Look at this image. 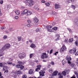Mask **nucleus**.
Here are the masks:
<instances>
[{
	"instance_id": "nucleus-1",
	"label": "nucleus",
	"mask_w": 78,
	"mask_h": 78,
	"mask_svg": "<svg viewBox=\"0 0 78 78\" xmlns=\"http://www.w3.org/2000/svg\"><path fill=\"white\" fill-rule=\"evenodd\" d=\"M66 59L68 61V63L69 64L70 66L72 67H74L75 66V64L73 63H71L70 61H71L72 58H70V56H67L66 57Z\"/></svg>"
},
{
	"instance_id": "nucleus-2",
	"label": "nucleus",
	"mask_w": 78,
	"mask_h": 78,
	"mask_svg": "<svg viewBox=\"0 0 78 78\" xmlns=\"http://www.w3.org/2000/svg\"><path fill=\"white\" fill-rule=\"evenodd\" d=\"M32 13L30 11H28L27 9L25 10L24 11L22 12V14H26V16H30Z\"/></svg>"
},
{
	"instance_id": "nucleus-3",
	"label": "nucleus",
	"mask_w": 78,
	"mask_h": 78,
	"mask_svg": "<svg viewBox=\"0 0 78 78\" xmlns=\"http://www.w3.org/2000/svg\"><path fill=\"white\" fill-rule=\"evenodd\" d=\"M26 56V54L24 53H20L19 55V57L21 59L24 58Z\"/></svg>"
},
{
	"instance_id": "nucleus-4",
	"label": "nucleus",
	"mask_w": 78,
	"mask_h": 78,
	"mask_svg": "<svg viewBox=\"0 0 78 78\" xmlns=\"http://www.w3.org/2000/svg\"><path fill=\"white\" fill-rule=\"evenodd\" d=\"M34 4V1L32 0H30L28 4H27V5H28L29 6H32Z\"/></svg>"
},
{
	"instance_id": "nucleus-5",
	"label": "nucleus",
	"mask_w": 78,
	"mask_h": 78,
	"mask_svg": "<svg viewBox=\"0 0 78 78\" xmlns=\"http://www.w3.org/2000/svg\"><path fill=\"white\" fill-rule=\"evenodd\" d=\"M16 68H20V70H22L24 68V66L22 65H20L19 64H17L16 66Z\"/></svg>"
},
{
	"instance_id": "nucleus-6",
	"label": "nucleus",
	"mask_w": 78,
	"mask_h": 78,
	"mask_svg": "<svg viewBox=\"0 0 78 78\" xmlns=\"http://www.w3.org/2000/svg\"><path fill=\"white\" fill-rule=\"evenodd\" d=\"M66 49H67V48L66 46L65 45H63L62 47L60 49V52H62V51H64Z\"/></svg>"
},
{
	"instance_id": "nucleus-7",
	"label": "nucleus",
	"mask_w": 78,
	"mask_h": 78,
	"mask_svg": "<svg viewBox=\"0 0 78 78\" xmlns=\"http://www.w3.org/2000/svg\"><path fill=\"white\" fill-rule=\"evenodd\" d=\"M6 49H7L6 48V46L5 45V46L2 47V49L0 50V53H2L3 52L4 50H6Z\"/></svg>"
},
{
	"instance_id": "nucleus-8",
	"label": "nucleus",
	"mask_w": 78,
	"mask_h": 78,
	"mask_svg": "<svg viewBox=\"0 0 78 78\" xmlns=\"http://www.w3.org/2000/svg\"><path fill=\"white\" fill-rule=\"evenodd\" d=\"M76 48H74L72 49H71L69 50V53L71 54H72L73 53L74 54L75 53V52L76 51Z\"/></svg>"
},
{
	"instance_id": "nucleus-9",
	"label": "nucleus",
	"mask_w": 78,
	"mask_h": 78,
	"mask_svg": "<svg viewBox=\"0 0 78 78\" xmlns=\"http://www.w3.org/2000/svg\"><path fill=\"white\" fill-rule=\"evenodd\" d=\"M40 74V76H44V73H45V71H41L40 72H39Z\"/></svg>"
},
{
	"instance_id": "nucleus-10",
	"label": "nucleus",
	"mask_w": 78,
	"mask_h": 78,
	"mask_svg": "<svg viewBox=\"0 0 78 78\" xmlns=\"http://www.w3.org/2000/svg\"><path fill=\"white\" fill-rule=\"evenodd\" d=\"M61 7L58 4H55V9H57L59 8H60Z\"/></svg>"
},
{
	"instance_id": "nucleus-11",
	"label": "nucleus",
	"mask_w": 78,
	"mask_h": 78,
	"mask_svg": "<svg viewBox=\"0 0 78 78\" xmlns=\"http://www.w3.org/2000/svg\"><path fill=\"white\" fill-rule=\"evenodd\" d=\"M6 47V48L7 49H8V48H9L10 47H11V45L9 44H7L5 45Z\"/></svg>"
},
{
	"instance_id": "nucleus-12",
	"label": "nucleus",
	"mask_w": 78,
	"mask_h": 78,
	"mask_svg": "<svg viewBox=\"0 0 78 78\" xmlns=\"http://www.w3.org/2000/svg\"><path fill=\"white\" fill-rule=\"evenodd\" d=\"M38 7L39 5H35L34 6V9H37V11H38V10H39V9L38 8Z\"/></svg>"
},
{
	"instance_id": "nucleus-13",
	"label": "nucleus",
	"mask_w": 78,
	"mask_h": 78,
	"mask_svg": "<svg viewBox=\"0 0 78 78\" xmlns=\"http://www.w3.org/2000/svg\"><path fill=\"white\" fill-rule=\"evenodd\" d=\"M30 47H31V48H34L35 47H36V46L35 44H32L30 45Z\"/></svg>"
},
{
	"instance_id": "nucleus-14",
	"label": "nucleus",
	"mask_w": 78,
	"mask_h": 78,
	"mask_svg": "<svg viewBox=\"0 0 78 78\" xmlns=\"http://www.w3.org/2000/svg\"><path fill=\"white\" fill-rule=\"evenodd\" d=\"M58 72L55 71L53 73L52 75L53 76H56L57 74H58Z\"/></svg>"
},
{
	"instance_id": "nucleus-15",
	"label": "nucleus",
	"mask_w": 78,
	"mask_h": 78,
	"mask_svg": "<svg viewBox=\"0 0 78 78\" xmlns=\"http://www.w3.org/2000/svg\"><path fill=\"white\" fill-rule=\"evenodd\" d=\"M42 59H44V58H48V56L47 55H42L41 57Z\"/></svg>"
},
{
	"instance_id": "nucleus-16",
	"label": "nucleus",
	"mask_w": 78,
	"mask_h": 78,
	"mask_svg": "<svg viewBox=\"0 0 78 78\" xmlns=\"http://www.w3.org/2000/svg\"><path fill=\"white\" fill-rule=\"evenodd\" d=\"M29 74H30L31 75V74H33V71L32 69H29Z\"/></svg>"
},
{
	"instance_id": "nucleus-17",
	"label": "nucleus",
	"mask_w": 78,
	"mask_h": 78,
	"mask_svg": "<svg viewBox=\"0 0 78 78\" xmlns=\"http://www.w3.org/2000/svg\"><path fill=\"white\" fill-rule=\"evenodd\" d=\"M34 22L35 23H37V22H38V20L37 18H34Z\"/></svg>"
},
{
	"instance_id": "nucleus-18",
	"label": "nucleus",
	"mask_w": 78,
	"mask_h": 78,
	"mask_svg": "<svg viewBox=\"0 0 78 78\" xmlns=\"http://www.w3.org/2000/svg\"><path fill=\"white\" fill-rule=\"evenodd\" d=\"M15 12L17 15H19L20 14V11H19V10H16L15 11Z\"/></svg>"
},
{
	"instance_id": "nucleus-19",
	"label": "nucleus",
	"mask_w": 78,
	"mask_h": 78,
	"mask_svg": "<svg viewBox=\"0 0 78 78\" xmlns=\"http://www.w3.org/2000/svg\"><path fill=\"white\" fill-rule=\"evenodd\" d=\"M30 0H23V2L25 3H27L28 4Z\"/></svg>"
},
{
	"instance_id": "nucleus-20",
	"label": "nucleus",
	"mask_w": 78,
	"mask_h": 78,
	"mask_svg": "<svg viewBox=\"0 0 78 78\" xmlns=\"http://www.w3.org/2000/svg\"><path fill=\"white\" fill-rule=\"evenodd\" d=\"M55 37H57V40H59V38L60 37V36H59V34H57L55 35Z\"/></svg>"
},
{
	"instance_id": "nucleus-21",
	"label": "nucleus",
	"mask_w": 78,
	"mask_h": 78,
	"mask_svg": "<svg viewBox=\"0 0 78 78\" xmlns=\"http://www.w3.org/2000/svg\"><path fill=\"white\" fill-rule=\"evenodd\" d=\"M34 56V53H31L30 54V58H31L33 57V56Z\"/></svg>"
},
{
	"instance_id": "nucleus-22",
	"label": "nucleus",
	"mask_w": 78,
	"mask_h": 78,
	"mask_svg": "<svg viewBox=\"0 0 78 78\" xmlns=\"http://www.w3.org/2000/svg\"><path fill=\"white\" fill-rule=\"evenodd\" d=\"M3 70H4V71H5V69H6L7 68V66H3Z\"/></svg>"
},
{
	"instance_id": "nucleus-23",
	"label": "nucleus",
	"mask_w": 78,
	"mask_h": 78,
	"mask_svg": "<svg viewBox=\"0 0 78 78\" xmlns=\"http://www.w3.org/2000/svg\"><path fill=\"white\" fill-rule=\"evenodd\" d=\"M58 76H59V78H63V76L62 75H61V73H58Z\"/></svg>"
},
{
	"instance_id": "nucleus-24",
	"label": "nucleus",
	"mask_w": 78,
	"mask_h": 78,
	"mask_svg": "<svg viewBox=\"0 0 78 78\" xmlns=\"http://www.w3.org/2000/svg\"><path fill=\"white\" fill-rule=\"evenodd\" d=\"M13 77L14 78H17V74L16 73H14L13 74Z\"/></svg>"
},
{
	"instance_id": "nucleus-25",
	"label": "nucleus",
	"mask_w": 78,
	"mask_h": 78,
	"mask_svg": "<svg viewBox=\"0 0 78 78\" xmlns=\"http://www.w3.org/2000/svg\"><path fill=\"white\" fill-rule=\"evenodd\" d=\"M73 41V38H70L69 40V42H72Z\"/></svg>"
},
{
	"instance_id": "nucleus-26",
	"label": "nucleus",
	"mask_w": 78,
	"mask_h": 78,
	"mask_svg": "<svg viewBox=\"0 0 78 78\" xmlns=\"http://www.w3.org/2000/svg\"><path fill=\"white\" fill-rule=\"evenodd\" d=\"M16 73L17 74H20L21 73V72L20 70H18L16 71Z\"/></svg>"
},
{
	"instance_id": "nucleus-27",
	"label": "nucleus",
	"mask_w": 78,
	"mask_h": 78,
	"mask_svg": "<svg viewBox=\"0 0 78 78\" xmlns=\"http://www.w3.org/2000/svg\"><path fill=\"white\" fill-rule=\"evenodd\" d=\"M57 29H58V27H54L52 28V30L54 31H56V30H57Z\"/></svg>"
},
{
	"instance_id": "nucleus-28",
	"label": "nucleus",
	"mask_w": 78,
	"mask_h": 78,
	"mask_svg": "<svg viewBox=\"0 0 78 78\" xmlns=\"http://www.w3.org/2000/svg\"><path fill=\"white\" fill-rule=\"evenodd\" d=\"M62 75L63 76H66V72L65 71H63L62 72Z\"/></svg>"
},
{
	"instance_id": "nucleus-29",
	"label": "nucleus",
	"mask_w": 78,
	"mask_h": 78,
	"mask_svg": "<svg viewBox=\"0 0 78 78\" xmlns=\"http://www.w3.org/2000/svg\"><path fill=\"white\" fill-rule=\"evenodd\" d=\"M74 73L76 75V77L77 78H78V73H77L76 72V71H75L74 72Z\"/></svg>"
},
{
	"instance_id": "nucleus-30",
	"label": "nucleus",
	"mask_w": 78,
	"mask_h": 78,
	"mask_svg": "<svg viewBox=\"0 0 78 78\" xmlns=\"http://www.w3.org/2000/svg\"><path fill=\"white\" fill-rule=\"evenodd\" d=\"M45 5L47 6H50V4L48 2H47V3H45Z\"/></svg>"
},
{
	"instance_id": "nucleus-31",
	"label": "nucleus",
	"mask_w": 78,
	"mask_h": 78,
	"mask_svg": "<svg viewBox=\"0 0 78 78\" xmlns=\"http://www.w3.org/2000/svg\"><path fill=\"white\" fill-rule=\"evenodd\" d=\"M64 42L65 43H68V39H66L64 40Z\"/></svg>"
},
{
	"instance_id": "nucleus-32",
	"label": "nucleus",
	"mask_w": 78,
	"mask_h": 78,
	"mask_svg": "<svg viewBox=\"0 0 78 78\" xmlns=\"http://www.w3.org/2000/svg\"><path fill=\"white\" fill-rule=\"evenodd\" d=\"M48 71L49 72H50V73H52V72H53V69H49Z\"/></svg>"
},
{
	"instance_id": "nucleus-33",
	"label": "nucleus",
	"mask_w": 78,
	"mask_h": 78,
	"mask_svg": "<svg viewBox=\"0 0 78 78\" xmlns=\"http://www.w3.org/2000/svg\"><path fill=\"white\" fill-rule=\"evenodd\" d=\"M0 67H3V62H0Z\"/></svg>"
},
{
	"instance_id": "nucleus-34",
	"label": "nucleus",
	"mask_w": 78,
	"mask_h": 78,
	"mask_svg": "<svg viewBox=\"0 0 78 78\" xmlns=\"http://www.w3.org/2000/svg\"><path fill=\"white\" fill-rule=\"evenodd\" d=\"M75 44H76V45L77 46L78 45V40H77L75 42Z\"/></svg>"
},
{
	"instance_id": "nucleus-35",
	"label": "nucleus",
	"mask_w": 78,
	"mask_h": 78,
	"mask_svg": "<svg viewBox=\"0 0 78 78\" xmlns=\"http://www.w3.org/2000/svg\"><path fill=\"white\" fill-rule=\"evenodd\" d=\"M62 62L63 65H64V64H66V61L64 60H63L62 61Z\"/></svg>"
},
{
	"instance_id": "nucleus-36",
	"label": "nucleus",
	"mask_w": 78,
	"mask_h": 78,
	"mask_svg": "<svg viewBox=\"0 0 78 78\" xmlns=\"http://www.w3.org/2000/svg\"><path fill=\"white\" fill-rule=\"evenodd\" d=\"M41 70V68H37L36 69L35 71H36V72H38L39 70Z\"/></svg>"
},
{
	"instance_id": "nucleus-37",
	"label": "nucleus",
	"mask_w": 78,
	"mask_h": 78,
	"mask_svg": "<svg viewBox=\"0 0 78 78\" xmlns=\"http://www.w3.org/2000/svg\"><path fill=\"white\" fill-rule=\"evenodd\" d=\"M18 41H20L21 40V37H18Z\"/></svg>"
},
{
	"instance_id": "nucleus-38",
	"label": "nucleus",
	"mask_w": 78,
	"mask_h": 78,
	"mask_svg": "<svg viewBox=\"0 0 78 78\" xmlns=\"http://www.w3.org/2000/svg\"><path fill=\"white\" fill-rule=\"evenodd\" d=\"M9 31H13V29L12 28H10L9 29Z\"/></svg>"
},
{
	"instance_id": "nucleus-39",
	"label": "nucleus",
	"mask_w": 78,
	"mask_h": 78,
	"mask_svg": "<svg viewBox=\"0 0 78 78\" xmlns=\"http://www.w3.org/2000/svg\"><path fill=\"white\" fill-rule=\"evenodd\" d=\"M35 31H36V33H37L38 32H39V31H40L39 30V29L37 28L36 30Z\"/></svg>"
},
{
	"instance_id": "nucleus-40",
	"label": "nucleus",
	"mask_w": 78,
	"mask_h": 78,
	"mask_svg": "<svg viewBox=\"0 0 78 78\" xmlns=\"http://www.w3.org/2000/svg\"><path fill=\"white\" fill-rule=\"evenodd\" d=\"M47 28H48H48H52V26H47Z\"/></svg>"
},
{
	"instance_id": "nucleus-41",
	"label": "nucleus",
	"mask_w": 78,
	"mask_h": 78,
	"mask_svg": "<svg viewBox=\"0 0 78 78\" xmlns=\"http://www.w3.org/2000/svg\"><path fill=\"white\" fill-rule=\"evenodd\" d=\"M71 8H73V9H75L76 7H75V5H72L71 6Z\"/></svg>"
},
{
	"instance_id": "nucleus-42",
	"label": "nucleus",
	"mask_w": 78,
	"mask_h": 78,
	"mask_svg": "<svg viewBox=\"0 0 78 78\" xmlns=\"http://www.w3.org/2000/svg\"><path fill=\"white\" fill-rule=\"evenodd\" d=\"M7 63L8 64H9V65L12 64V62H7Z\"/></svg>"
},
{
	"instance_id": "nucleus-43",
	"label": "nucleus",
	"mask_w": 78,
	"mask_h": 78,
	"mask_svg": "<svg viewBox=\"0 0 78 78\" xmlns=\"http://www.w3.org/2000/svg\"><path fill=\"white\" fill-rule=\"evenodd\" d=\"M3 3V0H1L0 1V4L2 5Z\"/></svg>"
},
{
	"instance_id": "nucleus-44",
	"label": "nucleus",
	"mask_w": 78,
	"mask_h": 78,
	"mask_svg": "<svg viewBox=\"0 0 78 78\" xmlns=\"http://www.w3.org/2000/svg\"><path fill=\"white\" fill-rule=\"evenodd\" d=\"M76 64L77 65L78 64V58H77L76 59Z\"/></svg>"
},
{
	"instance_id": "nucleus-45",
	"label": "nucleus",
	"mask_w": 78,
	"mask_h": 78,
	"mask_svg": "<svg viewBox=\"0 0 78 78\" xmlns=\"http://www.w3.org/2000/svg\"><path fill=\"white\" fill-rule=\"evenodd\" d=\"M18 64H22V62L20 61H18Z\"/></svg>"
},
{
	"instance_id": "nucleus-46",
	"label": "nucleus",
	"mask_w": 78,
	"mask_h": 78,
	"mask_svg": "<svg viewBox=\"0 0 78 78\" xmlns=\"http://www.w3.org/2000/svg\"><path fill=\"white\" fill-rule=\"evenodd\" d=\"M23 78H27V76L25 74H23L22 76Z\"/></svg>"
},
{
	"instance_id": "nucleus-47",
	"label": "nucleus",
	"mask_w": 78,
	"mask_h": 78,
	"mask_svg": "<svg viewBox=\"0 0 78 78\" xmlns=\"http://www.w3.org/2000/svg\"><path fill=\"white\" fill-rule=\"evenodd\" d=\"M37 68H38V69H40V68H41V65H37Z\"/></svg>"
},
{
	"instance_id": "nucleus-48",
	"label": "nucleus",
	"mask_w": 78,
	"mask_h": 78,
	"mask_svg": "<svg viewBox=\"0 0 78 78\" xmlns=\"http://www.w3.org/2000/svg\"><path fill=\"white\" fill-rule=\"evenodd\" d=\"M67 29L69 31L70 33L71 32H72V30H71V29L69 28H67Z\"/></svg>"
},
{
	"instance_id": "nucleus-49",
	"label": "nucleus",
	"mask_w": 78,
	"mask_h": 78,
	"mask_svg": "<svg viewBox=\"0 0 78 78\" xmlns=\"http://www.w3.org/2000/svg\"><path fill=\"white\" fill-rule=\"evenodd\" d=\"M9 61H12L13 60V58H9Z\"/></svg>"
},
{
	"instance_id": "nucleus-50",
	"label": "nucleus",
	"mask_w": 78,
	"mask_h": 78,
	"mask_svg": "<svg viewBox=\"0 0 78 78\" xmlns=\"http://www.w3.org/2000/svg\"><path fill=\"white\" fill-rule=\"evenodd\" d=\"M3 38L4 39H5L7 38V36L6 35H4L3 37Z\"/></svg>"
},
{
	"instance_id": "nucleus-51",
	"label": "nucleus",
	"mask_w": 78,
	"mask_h": 78,
	"mask_svg": "<svg viewBox=\"0 0 78 78\" xmlns=\"http://www.w3.org/2000/svg\"><path fill=\"white\" fill-rule=\"evenodd\" d=\"M27 22H28V23H31V21L30 20H28L27 21Z\"/></svg>"
},
{
	"instance_id": "nucleus-52",
	"label": "nucleus",
	"mask_w": 78,
	"mask_h": 78,
	"mask_svg": "<svg viewBox=\"0 0 78 78\" xmlns=\"http://www.w3.org/2000/svg\"><path fill=\"white\" fill-rule=\"evenodd\" d=\"M27 27H31V24H28L27 25Z\"/></svg>"
},
{
	"instance_id": "nucleus-53",
	"label": "nucleus",
	"mask_w": 78,
	"mask_h": 78,
	"mask_svg": "<svg viewBox=\"0 0 78 78\" xmlns=\"http://www.w3.org/2000/svg\"><path fill=\"white\" fill-rule=\"evenodd\" d=\"M74 53L75 55H76V56L78 55V51H77L76 52H75Z\"/></svg>"
},
{
	"instance_id": "nucleus-54",
	"label": "nucleus",
	"mask_w": 78,
	"mask_h": 78,
	"mask_svg": "<svg viewBox=\"0 0 78 78\" xmlns=\"http://www.w3.org/2000/svg\"><path fill=\"white\" fill-rule=\"evenodd\" d=\"M15 19L17 20L19 19V17L17 16H16L15 17Z\"/></svg>"
},
{
	"instance_id": "nucleus-55",
	"label": "nucleus",
	"mask_w": 78,
	"mask_h": 78,
	"mask_svg": "<svg viewBox=\"0 0 78 78\" xmlns=\"http://www.w3.org/2000/svg\"><path fill=\"white\" fill-rule=\"evenodd\" d=\"M2 64L3 65V66H5V65H6V64H7V63H6V62H2Z\"/></svg>"
},
{
	"instance_id": "nucleus-56",
	"label": "nucleus",
	"mask_w": 78,
	"mask_h": 78,
	"mask_svg": "<svg viewBox=\"0 0 78 78\" xmlns=\"http://www.w3.org/2000/svg\"><path fill=\"white\" fill-rule=\"evenodd\" d=\"M51 65H54L55 64V63H54V62H51Z\"/></svg>"
},
{
	"instance_id": "nucleus-57",
	"label": "nucleus",
	"mask_w": 78,
	"mask_h": 78,
	"mask_svg": "<svg viewBox=\"0 0 78 78\" xmlns=\"http://www.w3.org/2000/svg\"><path fill=\"white\" fill-rule=\"evenodd\" d=\"M52 52H53V49H51L50 51V54H51V53H52Z\"/></svg>"
},
{
	"instance_id": "nucleus-58",
	"label": "nucleus",
	"mask_w": 78,
	"mask_h": 78,
	"mask_svg": "<svg viewBox=\"0 0 78 78\" xmlns=\"http://www.w3.org/2000/svg\"><path fill=\"white\" fill-rule=\"evenodd\" d=\"M42 55H44V56H47V54H46V53H43L42 54Z\"/></svg>"
},
{
	"instance_id": "nucleus-59",
	"label": "nucleus",
	"mask_w": 78,
	"mask_h": 78,
	"mask_svg": "<svg viewBox=\"0 0 78 78\" xmlns=\"http://www.w3.org/2000/svg\"><path fill=\"white\" fill-rule=\"evenodd\" d=\"M41 2L43 3H45V1L44 0H42L41 1Z\"/></svg>"
},
{
	"instance_id": "nucleus-60",
	"label": "nucleus",
	"mask_w": 78,
	"mask_h": 78,
	"mask_svg": "<svg viewBox=\"0 0 78 78\" xmlns=\"http://www.w3.org/2000/svg\"><path fill=\"white\" fill-rule=\"evenodd\" d=\"M5 27H2L1 28V29H2V30H3V29H5Z\"/></svg>"
},
{
	"instance_id": "nucleus-61",
	"label": "nucleus",
	"mask_w": 78,
	"mask_h": 78,
	"mask_svg": "<svg viewBox=\"0 0 78 78\" xmlns=\"http://www.w3.org/2000/svg\"><path fill=\"white\" fill-rule=\"evenodd\" d=\"M57 54H58V52H56L55 54L54 55H57Z\"/></svg>"
},
{
	"instance_id": "nucleus-62",
	"label": "nucleus",
	"mask_w": 78,
	"mask_h": 78,
	"mask_svg": "<svg viewBox=\"0 0 78 78\" xmlns=\"http://www.w3.org/2000/svg\"><path fill=\"white\" fill-rule=\"evenodd\" d=\"M0 15L1 16H2V13L1 12V9H0Z\"/></svg>"
},
{
	"instance_id": "nucleus-63",
	"label": "nucleus",
	"mask_w": 78,
	"mask_h": 78,
	"mask_svg": "<svg viewBox=\"0 0 78 78\" xmlns=\"http://www.w3.org/2000/svg\"><path fill=\"white\" fill-rule=\"evenodd\" d=\"M52 25L53 26H54V25H55V23L53 22L52 23Z\"/></svg>"
},
{
	"instance_id": "nucleus-64",
	"label": "nucleus",
	"mask_w": 78,
	"mask_h": 78,
	"mask_svg": "<svg viewBox=\"0 0 78 78\" xmlns=\"http://www.w3.org/2000/svg\"><path fill=\"white\" fill-rule=\"evenodd\" d=\"M71 78H76V77H75V76H73L72 77H71Z\"/></svg>"
}]
</instances>
